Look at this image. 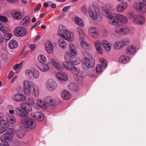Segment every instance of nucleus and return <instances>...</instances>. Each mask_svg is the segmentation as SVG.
Segmentation results:
<instances>
[{
    "mask_svg": "<svg viewBox=\"0 0 146 146\" xmlns=\"http://www.w3.org/2000/svg\"><path fill=\"white\" fill-rule=\"evenodd\" d=\"M109 23L111 25L115 26L117 24L118 21L123 23H126L128 21L127 18L120 14H112L107 17Z\"/></svg>",
    "mask_w": 146,
    "mask_h": 146,
    "instance_id": "nucleus-1",
    "label": "nucleus"
},
{
    "mask_svg": "<svg viewBox=\"0 0 146 146\" xmlns=\"http://www.w3.org/2000/svg\"><path fill=\"white\" fill-rule=\"evenodd\" d=\"M23 86L24 92L26 94L29 96L31 93H33V92L36 96L39 95V89L36 86L34 85L31 86L29 82L27 80L24 81Z\"/></svg>",
    "mask_w": 146,
    "mask_h": 146,
    "instance_id": "nucleus-2",
    "label": "nucleus"
},
{
    "mask_svg": "<svg viewBox=\"0 0 146 146\" xmlns=\"http://www.w3.org/2000/svg\"><path fill=\"white\" fill-rule=\"evenodd\" d=\"M20 108L17 107L15 111L19 115L22 117H26L28 115V112H31L32 110V107L29 104L22 103L20 105Z\"/></svg>",
    "mask_w": 146,
    "mask_h": 146,
    "instance_id": "nucleus-3",
    "label": "nucleus"
},
{
    "mask_svg": "<svg viewBox=\"0 0 146 146\" xmlns=\"http://www.w3.org/2000/svg\"><path fill=\"white\" fill-rule=\"evenodd\" d=\"M23 123L25 124L27 128L30 129H33L36 126L35 121L33 119L27 117L22 120Z\"/></svg>",
    "mask_w": 146,
    "mask_h": 146,
    "instance_id": "nucleus-4",
    "label": "nucleus"
},
{
    "mask_svg": "<svg viewBox=\"0 0 146 146\" xmlns=\"http://www.w3.org/2000/svg\"><path fill=\"white\" fill-rule=\"evenodd\" d=\"M13 31L15 35L18 37H22L28 33L26 29L22 26L16 27Z\"/></svg>",
    "mask_w": 146,
    "mask_h": 146,
    "instance_id": "nucleus-5",
    "label": "nucleus"
},
{
    "mask_svg": "<svg viewBox=\"0 0 146 146\" xmlns=\"http://www.w3.org/2000/svg\"><path fill=\"white\" fill-rule=\"evenodd\" d=\"M133 6L135 9L142 13H146V8L143 3L139 1H136L134 2Z\"/></svg>",
    "mask_w": 146,
    "mask_h": 146,
    "instance_id": "nucleus-6",
    "label": "nucleus"
},
{
    "mask_svg": "<svg viewBox=\"0 0 146 146\" xmlns=\"http://www.w3.org/2000/svg\"><path fill=\"white\" fill-rule=\"evenodd\" d=\"M10 131L12 133H15L17 136L19 138H23L25 134V131L24 129L19 128L17 129L15 128L10 129Z\"/></svg>",
    "mask_w": 146,
    "mask_h": 146,
    "instance_id": "nucleus-7",
    "label": "nucleus"
},
{
    "mask_svg": "<svg viewBox=\"0 0 146 146\" xmlns=\"http://www.w3.org/2000/svg\"><path fill=\"white\" fill-rule=\"evenodd\" d=\"M115 29V32L117 34H125L128 32L129 29L123 25L119 24L116 25Z\"/></svg>",
    "mask_w": 146,
    "mask_h": 146,
    "instance_id": "nucleus-8",
    "label": "nucleus"
},
{
    "mask_svg": "<svg viewBox=\"0 0 146 146\" xmlns=\"http://www.w3.org/2000/svg\"><path fill=\"white\" fill-rule=\"evenodd\" d=\"M25 73L27 76H30L32 74L33 77L36 78H38L39 76L38 70L33 67L26 70L25 71Z\"/></svg>",
    "mask_w": 146,
    "mask_h": 146,
    "instance_id": "nucleus-9",
    "label": "nucleus"
},
{
    "mask_svg": "<svg viewBox=\"0 0 146 146\" xmlns=\"http://www.w3.org/2000/svg\"><path fill=\"white\" fill-rule=\"evenodd\" d=\"M46 87L50 91L54 90L57 87V85L53 79H50L47 81L46 84Z\"/></svg>",
    "mask_w": 146,
    "mask_h": 146,
    "instance_id": "nucleus-10",
    "label": "nucleus"
},
{
    "mask_svg": "<svg viewBox=\"0 0 146 146\" xmlns=\"http://www.w3.org/2000/svg\"><path fill=\"white\" fill-rule=\"evenodd\" d=\"M83 60L85 66L88 68H90L93 66L94 64V60L92 58L84 57Z\"/></svg>",
    "mask_w": 146,
    "mask_h": 146,
    "instance_id": "nucleus-11",
    "label": "nucleus"
},
{
    "mask_svg": "<svg viewBox=\"0 0 146 146\" xmlns=\"http://www.w3.org/2000/svg\"><path fill=\"white\" fill-rule=\"evenodd\" d=\"M89 35L92 38H96L98 35V31L97 28L95 26L90 27L88 30Z\"/></svg>",
    "mask_w": 146,
    "mask_h": 146,
    "instance_id": "nucleus-12",
    "label": "nucleus"
},
{
    "mask_svg": "<svg viewBox=\"0 0 146 146\" xmlns=\"http://www.w3.org/2000/svg\"><path fill=\"white\" fill-rule=\"evenodd\" d=\"M127 7V4L125 2H122L119 3L117 6L116 10L119 13H121Z\"/></svg>",
    "mask_w": 146,
    "mask_h": 146,
    "instance_id": "nucleus-13",
    "label": "nucleus"
},
{
    "mask_svg": "<svg viewBox=\"0 0 146 146\" xmlns=\"http://www.w3.org/2000/svg\"><path fill=\"white\" fill-rule=\"evenodd\" d=\"M136 47L134 45H131L128 46L125 49V53L128 55H134L136 52Z\"/></svg>",
    "mask_w": 146,
    "mask_h": 146,
    "instance_id": "nucleus-14",
    "label": "nucleus"
},
{
    "mask_svg": "<svg viewBox=\"0 0 146 146\" xmlns=\"http://www.w3.org/2000/svg\"><path fill=\"white\" fill-rule=\"evenodd\" d=\"M145 21L144 17L140 15H136L133 18V22L138 25L143 24Z\"/></svg>",
    "mask_w": 146,
    "mask_h": 146,
    "instance_id": "nucleus-15",
    "label": "nucleus"
},
{
    "mask_svg": "<svg viewBox=\"0 0 146 146\" xmlns=\"http://www.w3.org/2000/svg\"><path fill=\"white\" fill-rule=\"evenodd\" d=\"M45 49L48 54H51L53 51L54 47L52 42L49 41L46 42L44 44Z\"/></svg>",
    "mask_w": 146,
    "mask_h": 146,
    "instance_id": "nucleus-16",
    "label": "nucleus"
},
{
    "mask_svg": "<svg viewBox=\"0 0 146 146\" xmlns=\"http://www.w3.org/2000/svg\"><path fill=\"white\" fill-rule=\"evenodd\" d=\"M31 116L38 121H41L44 118L43 114L42 113L39 112L32 113L31 114Z\"/></svg>",
    "mask_w": 146,
    "mask_h": 146,
    "instance_id": "nucleus-17",
    "label": "nucleus"
},
{
    "mask_svg": "<svg viewBox=\"0 0 146 146\" xmlns=\"http://www.w3.org/2000/svg\"><path fill=\"white\" fill-rule=\"evenodd\" d=\"M12 98L15 101L17 102L24 101L26 100V98L24 95L20 94L13 95Z\"/></svg>",
    "mask_w": 146,
    "mask_h": 146,
    "instance_id": "nucleus-18",
    "label": "nucleus"
},
{
    "mask_svg": "<svg viewBox=\"0 0 146 146\" xmlns=\"http://www.w3.org/2000/svg\"><path fill=\"white\" fill-rule=\"evenodd\" d=\"M50 62L52 63L53 67L58 70H61L62 66L61 64L57 60L53 58H50Z\"/></svg>",
    "mask_w": 146,
    "mask_h": 146,
    "instance_id": "nucleus-19",
    "label": "nucleus"
},
{
    "mask_svg": "<svg viewBox=\"0 0 146 146\" xmlns=\"http://www.w3.org/2000/svg\"><path fill=\"white\" fill-rule=\"evenodd\" d=\"M13 134L12 132H10V130L9 132L6 133L2 135L0 137L8 141H11L13 140Z\"/></svg>",
    "mask_w": 146,
    "mask_h": 146,
    "instance_id": "nucleus-20",
    "label": "nucleus"
},
{
    "mask_svg": "<svg viewBox=\"0 0 146 146\" xmlns=\"http://www.w3.org/2000/svg\"><path fill=\"white\" fill-rule=\"evenodd\" d=\"M102 46L104 49L107 52L110 51L111 48V46L110 43L108 41L105 40L101 42Z\"/></svg>",
    "mask_w": 146,
    "mask_h": 146,
    "instance_id": "nucleus-21",
    "label": "nucleus"
},
{
    "mask_svg": "<svg viewBox=\"0 0 146 146\" xmlns=\"http://www.w3.org/2000/svg\"><path fill=\"white\" fill-rule=\"evenodd\" d=\"M56 76L58 80L61 81H66L68 79V77L66 74L62 72L57 73Z\"/></svg>",
    "mask_w": 146,
    "mask_h": 146,
    "instance_id": "nucleus-22",
    "label": "nucleus"
},
{
    "mask_svg": "<svg viewBox=\"0 0 146 146\" xmlns=\"http://www.w3.org/2000/svg\"><path fill=\"white\" fill-rule=\"evenodd\" d=\"M63 38L72 42L74 40V34L72 33L67 30L66 33H65Z\"/></svg>",
    "mask_w": 146,
    "mask_h": 146,
    "instance_id": "nucleus-23",
    "label": "nucleus"
},
{
    "mask_svg": "<svg viewBox=\"0 0 146 146\" xmlns=\"http://www.w3.org/2000/svg\"><path fill=\"white\" fill-rule=\"evenodd\" d=\"M47 103L50 109H54L56 107L55 101L51 98L48 97L46 99Z\"/></svg>",
    "mask_w": 146,
    "mask_h": 146,
    "instance_id": "nucleus-24",
    "label": "nucleus"
},
{
    "mask_svg": "<svg viewBox=\"0 0 146 146\" xmlns=\"http://www.w3.org/2000/svg\"><path fill=\"white\" fill-rule=\"evenodd\" d=\"M67 31V30L62 25H60L59 27L57 35L60 37L63 38L65 34V33H66Z\"/></svg>",
    "mask_w": 146,
    "mask_h": 146,
    "instance_id": "nucleus-25",
    "label": "nucleus"
},
{
    "mask_svg": "<svg viewBox=\"0 0 146 146\" xmlns=\"http://www.w3.org/2000/svg\"><path fill=\"white\" fill-rule=\"evenodd\" d=\"M30 21L29 17L28 16H26L21 21L20 25L21 26L24 28L26 27L28 25Z\"/></svg>",
    "mask_w": 146,
    "mask_h": 146,
    "instance_id": "nucleus-26",
    "label": "nucleus"
},
{
    "mask_svg": "<svg viewBox=\"0 0 146 146\" xmlns=\"http://www.w3.org/2000/svg\"><path fill=\"white\" fill-rule=\"evenodd\" d=\"M69 48L70 55L73 56H76L77 54V52L75 45L72 44H70L69 45Z\"/></svg>",
    "mask_w": 146,
    "mask_h": 146,
    "instance_id": "nucleus-27",
    "label": "nucleus"
},
{
    "mask_svg": "<svg viewBox=\"0 0 146 146\" xmlns=\"http://www.w3.org/2000/svg\"><path fill=\"white\" fill-rule=\"evenodd\" d=\"M12 16L16 19L20 20L22 19V15L19 11H14L11 12Z\"/></svg>",
    "mask_w": 146,
    "mask_h": 146,
    "instance_id": "nucleus-28",
    "label": "nucleus"
},
{
    "mask_svg": "<svg viewBox=\"0 0 146 146\" xmlns=\"http://www.w3.org/2000/svg\"><path fill=\"white\" fill-rule=\"evenodd\" d=\"M62 64L65 69L69 70H70L73 66L70 60L63 61L62 62Z\"/></svg>",
    "mask_w": 146,
    "mask_h": 146,
    "instance_id": "nucleus-29",
    "label": "nucleus"
},
{
    "mask_svg": "<svg viewBox=\"0 0 146 146\" xmlns=\"http://www.w3.org/2000/svg\"><path fill=\"white\" fill-rule=\"evenodd\" d=\"M101 44V42L98 40H96L94 43L95 48L98 52L100 54L102 53Z\"/></svg>",
    "mask_w": 146,
    "mask_h": 146,
    "instance_id": "nucleus-30",
    "label": "nucleus"
},
{
    "mask_svg": "<svg viewBox=\"0 0 146 146\" xmlns=\"http://www.w3.org/2000/svg\"><path fill=\"white\" fill-rule=\"evenodd\" d=\"M61 96L62 98L65 100H68L71 97L70 93L67 91H63L61 93Z\"/></svg>",
    "mask_w": 146,
    "mask_h": 146,
    "instance_id": "nucleus-31",
    "label": "nucleus"
},
{
    "mask_svg": "<svg viewBox=\"0 0 146 146\" xmlns=\"http://www.w3.org/2000/svg\"><path fill=\"white\" fill-rule=\"evenodd\" d=\"M89 15L92 19L95 20L98 18V15L96 10L94 9H91L89 12Z\"/></svg>",
    "mask_w": 146,
    "mask_h": 146,
    "instance_id": "nucleus-32",
    "label": "nucleus"
},
{
    "mask_svg": "<svg viewBox=\"0 0 146 146\" xmlns=\"http://www.w3.org/2000/svg\"><path fill=\"white\" fill-rule=\"evenodd\" d=\"M58 45L63 49H65L67 47L65 41L62 39H59L57 41Z\"/></svg>",
    "mask_w": 146,
    "mask_h": 146,
    "instance_id": "nucleus-33",
    "label": "nucleus"
},
{
    "mask_svg": "<svg viewBox=\"0 0 146 146\" xmlns=\"http://www.w3.org/2000/svg\"><path fill=\"white\" fill-rule=\"evenodd\" d=\"M113 46L114 49L116 50H119L123 47L121 40H117L114 42Z\"/></svg>",
    "mask_w": 146,
    "mask_h": 146,
    "instance_id": "nucleus-34",
    "label": "nucleus"
},
{
    "mask_svg": "<svg viewBox=\"0 0 146 146\" xmlns=\"http://www.w3.org/2000/svg\"><path fill=\"white\" fill-rule=\"evenodd\" d=\"M130 59V58L126 56H121L119 58V61L121 63H126L129 61Z\"/></svg>",
    "mask_w": 146,
    "mask_h": 146,
    "instance_id": "nucleus-35",
    "label": "nucleus"
},
{
    "mask_svg": "<svg viewBox=\"0 0 146 146\" xmlns=\"http://www.w3.org/2000/svg\"><path fill=\"white\" fill-rule=\"evenodd\" d=\"M38 105L41 108L45 109L47 108V105L44 102L42 101L41 100H37Z\"/></svg>",
    "mask_w": 146,
    "mask_h": 146,
    "instance_id": "nucleus-36",
    "label": "nucleus"
},
{
    "mask_svg": "<svg viewBox=\"0 0 146 146\" xmlns=\"http://www.w3.org/2000/svg\"><path fill=\"white\" fill-rule=\"evenodd\" d=\"M18 45L17 42L15 40H11L9 43V47L12 49H14L17 48Z\"/></svg>",
    "mask_w": 146,
    "mask_h": 146,
    "instance_id": "nucleus-37",
    "label": "nucleus"
},
{
    "mask_svg": "<svg viewBox=\"0 0 146 146\" xmlns=\"http://www.w3.org/2000/svg\"><path fill=\"white\" fill-rule=\"evenodd\" d=\"M0 146H10L8 141L0 137Z\"/></svg>",
    "mask_w": 146,
    "mask_h": 146,
    "instance_id": "nucleus-38",
    "label": "nucleus"
},
{
    "mask_svg": "<svg viewBox=\"0 0 146 146\" xmlns=\"http://www.w3.org/2000/svg\"><path fill=\"white\" fill-rule=\"evenodd\" d=\"M80 44L81 46L85 49H87L89 47V44L83 39L81 40Z\"/></svg>",
    "mask_w": 146,
    "mask_h": 146,
    "instance_id": "nucleus-39",
    "label": "nucleus"
},
{
    "mask_svg": "<svg viewBox=\"0 0 146 146\" xmlns=\"http://www.w3.org/2000/svg\"><path fill=\"white\" fill-rule=\"evenodd\" d=\"M39 68L42 72H46L49 70L50 68L48 65L46 64H43L42 67Z\"/></svg>",
    "mask_w": 146,
    "mask_h": 146,
    "instance_id": "nucleus-40",
    "label": "nucleus"
},
{
    "mask_svg": "<svg viewBox=\"0 0 146 146\" xmlns=\"http://www.w3.org/2000/svg\"><path fill=\"white\" fill-rule=\"evenodd\" d=\"M72 73L74 75H78L80 72V70L79 68H77L74 66H73L70 69Z\"/></svg>",
    "mask_w": 146,
    "mask_h": 146,
    "instance_id": "nucleus-41",
    "label": "nucleus"
},
{
    "mask_svg": "<svg viewBox=\"0 0 146 146\" xmlns=\"http://www.w3.org/2000/svg\"><path fill=\"white\" fill-rule=\"evenodd\" d=\"M7 121L11 124L14 123L16 122V118L13 116H8L7 118Z\"/></svg>",
    "mask_w": 146,
    "mask_h": 146,
    "instance_id": "nucleus-42",
    "label": "nucleus"
},
{
    "mask_svg": "<svg viewBox=\"0 0 146 146\" xmlns=\"http://www.w3.org/2000/svg\"><path fill=\"white\" fill-rule=\"evenodd\" d=\"M76 23L80 26H83L84 25V23L82 20L78 17L75 18Z\"/></svg>",
    "mask_w": 146,
    "mask_h": 146,
    "instance_id": "nucleus-43",
    "label": "nucleus"
},
{
    "mask_svg": "<svg viewBox=\"0 0 146 146\" xmlns=\"http://www.w3.org/2000/svg\"><path fill=\"white\" fill-rule=\"evenodd\" d=\"M102 10L107 14V17L109 15H112L111 14V12L106 7L103 6L102 7Z\"/></svg>",
    "mask_w": 146,
    "mask_h": 146,
    "instance_id": "nucleus-44",
    "label": "nucleus"
},
{
    "mask_svg": "<svg viewBox=\"0 0 146 146\" xmlns=\"http://www.w3.org/2000/svg\"><path fill=\"white\" fill-rule=\"evenodd\" d=\"M38 59L39 61L41 63H43L46 61L45 56L43 55H40L38 56Z\"/></svg>",
    "mask_w": 146,
    "mask_h": 146,
    "instance_id": "nucleus-45",
    "label": "nucleus"
},
{
    "mask_svg": "<svg viewBox=\"0 0 146 146\" xmlns=\"http://www.w3.org/2000/svg\"><path fill=\"white\" fill-rule=\"evenodd\" d=\"M1 27H0V30L1 32L3 33H5L8 32L9 30V28L5 26L4 25L3 26H1Z\"/></svg>",
    "mask_w": 146,
    "mask_h": 146,
    "instance_id": "nucleus-46",
    "label": "nucleus"
},
{
    "mask_svg": "<svg viewBox=\"0 0 146 146\" xmlns=\"http://www.w3.org/2000/svg\"><path fill=\"white\" fill-rule=\"evenodd\" d=\"M123 47L128 45L129 43V40L128 38H124L121 40Z\"/></svg>",
    "mask_w": 146,
    "mask_h": 146,
    "instance_id": "nucleus-47",
    "label": "nucleus"
},
{
    "mask_svg": "<svg viewBox=\"0 0 146 146\" xmlns=\"http://www.w3.org/2000/svg\"><path fill=\"white\" fill-rule=\"evenodd\" d=\"M7 18L5 16L0 15V21L4 23H5L8 22Z\"/></svg>",
    "mask_w": 146,
    "mask_h": 146,
    "instance_id": "nucleus-48",
    "label": "nucleus"
},
{
    "mask_svg": "<svg viewBox=\"0 0 146 146\" xmlns=\"http://www.w3.org/2000/svg\"><path fill=\"white\" fill-rule=\"evenodd\" d=\"M78 34L80 37H84V33L82 29L80 27H78L77 28Z\"/></svg>",
    "mask_w": 146,
    "mask_h": 146,
    "instance_id": "nucleus-49",
    "label": "nucleus"
},
{
    "mask_svg": "<svg viewBox=\"0 0 146 146\" xmlns=\"http://www.w3.org/2000/svg\"><path fill=\"white\" fill-rule=\"evenodd\" d=\"M135 16L136 15L133 12H129L127 15V17L129 19H132L133 21L134 18L135 17Z\"/></svg>",
    "mask_w": 146,
    "mask_h": 146,
    "instance_id": "nucleus-50",
    "label": "nucleus"
},
{
    "mask_svg": "<svg viewBox=\"0 0 146 146\" xmlns=\"http://www.w3.org/2000/svg\"><path fill=\"white\" fill-rule=\"evenodd\" d=\"M102 70V67L101 65L98 64L96 66V71L97 73L98 74L100 73Z\"/></svg>",
    "mask_w": 146,
    "mask_h": 146,
    "instance_id": "nucleus-51",
    "label": "nucleus"
},
{
    "mask_svg": "<svg viewBox=\"0 0 146 146\" xmlns=\"http://www.w3.org/2000/svg\"><path fill=\"white\" fill-rule=\"evenodd\" d=\"M12 36V34L11 33H8L5 34L4 36L5 39V40L8 41L9 40Z\"/></svg>",
    "mask_w": 146,
    "mask_h": 146,
    "instance_id": "nucleus-52",
    "label": "nucleus"
},
{
    "mask_svg": "<svg viewBox=\"0 0 146 146\" xmlns=\"http://www.w3.org/2000/svg\"><path fill=\"white\" fill-rule=\"evenodd\" d=\"M0 125L5 128V127H7L8 126L7 121L3 119L0 121Z\"/></svg>",
    "mask_w": 146,
    "mask_h": 146,
    "instance_id": "nucleus-53",
    "label": "nucleus"
},
{
    "mask_svg": "<svg viewBox=\"0 0 146 146\" xmlns=\"http://www.w3.org/2000/svg\"><path fill=\"white\" fill-rule=\"evenodd\" d=\"M72 65H77L79 64L80 62V59L77 58L73 61H70Z\"/></svg>",
    "mask_w": 146,
    "mask_h": 146,
    "instance_id": "nucleus-54",
    "label": "nucleus"
},
{
    "mask_svg": "<svg viewBox=\"0 0 146 146\" xmlns=\"http://www.w3.org/2000/svg\"><path fill=\"white\" fill-rule=\"evenodd\" d=\"M100 61L101 63L103 65L104 67H106L107 63L106 61L103 58H101L100 59Z\"/></svg>",
    "mask_w": 146,
    "mask_h": 146,
    "instance_id": "nucleus-55",
    "label": "nucleus"
},
{
    "mask_svg": "<svg viewBox=\"0 0 146 146\" xmlns=\"http://www.w3.org/2000/svg\"><path fill=\"white\" fill-rule=\"evenodd\" d=\"M1 56L2 58L6 60L8 58V55H7V52H3L2 55Z\"/></svg>",
    "mask_w": 146,
    "mask_h": 146,
    "instance_id": "nucleus-56",
    "label": "nucleus"
},
{
    "mask_svg": "<svg viewBox=\"0 0 146 146\" xmlns=\"http://www.w3.org/2000/svg\"><path fill=\"white\" fill-rule=\"evenodd\" d=\"M29 103L31 105H33L35 103V100L32 97H29Z\"/></svg>",
    "mask_w": 146,
    "mask_h": 146,
    "instance_id": "nucleus-57",
    "label": "nucleus"
},
{
    "mask_svg": "<svg viewBox=\"0 0 146 146\" xmlns=\"http://www.w3.org/2000/svg\"><path fill=\"white\" fill-rule=\"evenodd\" d=\"M28 46L30 48L31 50H33L36 47V45L34 44H29Z\"/></svg>",
    "mask_w": 146,
    "mask_h": 146,
    "instance_id": "nucleus-58",
    "label": "nucleus"
},
{
    "mask_svg": "<svg viewBox=\"0 0 146 146\" xmlns=\"http://www.w3.org/2000/svg\"><path fill=\"white\" fill-rule=\"evenodd\" d=\"M29 52V50H27L25 52L23 50L22 51L21 53V54L24 55V56H26L27 55Z\"/></svg>",
    "mask_w": 146,
    "mask_h": 146,
    "instance_id": "nucleus-59",
    "label": "nucleus"
},
{
    "mask_svg": "<svg viewBox=\"0 0 146 146\" xmlns=\"http://www.w3.org/2000/svg\"><path fill=\"white\" fill-rule=\"evenodd\" d=\"M6 130L5 128L3 127H0V134L4 132Z\"/></svg>",
    "mask_w": 146,
    "mask_h": 146,
    "instance_id": "nucleus-60",
    "label": "nucleus"
},
{
    "mask_svg": "<svg viewBox=\"0 0 146 146\" xmlns=\"http://www.w3.org/2000/svg\"><path fill=\"white\" fill-rule=\"evenodd\" d=\"M41 6V4L39 3L37 5H36L35 8V12L38 11L40 8Z\"/></svg>",
    "mask_w": 146,
    "mask_h": 146,
    "instance_id": "nucleus-61",
    "label": "nucleus"
},
{
    "mask_svg": "<svg viewBox=\"0 0 146 146\" xmlns=\"http://www.w3.org/2000/svg\"><path fill=\"white\" fill-rule=\"evenodd\" d=\"M69 8L70 7L69 6L65 7L63 8L62 11L64 12H66L68 10Z\"/></svg>",
    "mask_w": 146,
    "mask_h": 146,
    "instance_id": "nucleus-62",
    "label": "nucleus"
},
{
    "mask_svg": "<svg viewBox=\"0 0 146 146\" xmlns=\"http://www.w3.org/2000/svg\"><path fill=\"white\" fill-rule=\"evenodd\" d=\"M81 10L83 12L85 13L86 10V7L85 6H82L81 9Z\"/></svg>",
    "mask_w": 146,
    "mask_h": 146,
    "instance_id": "nucleus-63",
    "label": "nucleus"
},
{
    "mask_svg": "<svg viewBox=\"0 0 146 146\" xmlns=\"http://www.w3.org/2000/svg\"><path fill=\"white\" fill-rule=\"evenodd\" d=\"M14 73L12 71H11L10 72V74L8 76V78L11 79L13 76Z\"/></svg>",
    "mask_w": 146,
    "mask_h": 146,
    "instance_id": "nucleus-64",
    "label": "nucleus"
}]
</instances>
